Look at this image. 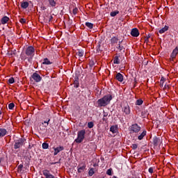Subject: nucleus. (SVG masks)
I'll return each mask as SVG.
<instances>
[{
	"label": "nucleus",
	"mask_w": 178,
	"mask_h": 178,
	"mask_svg": "<svg viewBox=\"0 0 178 178\" xmlns=\"http://www.w3.org/2000/svg\"><path fill=\"white\" fill-rule=\"evenodd\" d=\"M111 101H112V95H106L104 97L97 100L98 106H99V108L106 106V105H109Z\"/></svg>",
	"instance_id": "1"
},
{
	"label": "nucleus",
	"mask_w": 178,
	"mask_h": 178,
	"mask_svg": "<svg viewBox=\"0 0 178 178\" xmlns=\"http://www.w3.org/2000/svg\"><path fill=\"white\" fill-rule=\"evenodd\" d=\"M84 138H86V129H82L77 132V138L74 140V142L76 144H81L84 140Z\"/></svg>",
	"instance_id": "2"
},
{
	"label": "nucleus",
	"mask_w": 178,
	"mask_h": 178,
	"mask_svg": "<svg viewBox=\"0 0 178 178\" xmlns=\"http://www.w3.org/2000/svg\"><path fill=\"white\" fill-rule=\"evenodd\" d=\"M25 54L27 56H29V58L28 59L29 62L34 58V54H35V49L33 46H29L26 51Z\"/></svg>",
	"instance_id": "3"
},
{
	"label": "nucleus",
	"mask_w": 178,
	"mask_h": 178,
	"mask_svg": "<svg viewBox=\"0 0 178 178\" xmlns=\"http://www.w3.org/2000/svg\"><path fill=\"white\" fill-rule=\"evenodd\" d=\"M14 143V149H19V148H22V145H24L26 143V138H19L18 140H15Z\"/></svg>",
	"instance_id": "4"
},
{
	"label": "nucleus",
	"mask_w": 178,
	"mask_h": 178,
	"mask_svg": "<svg viewBox=\"0 0 178 178\" xmlns=\"http://www.w3.org/2000/svg\"><path fill=\"white\" fill-rule=\"evenodd\" d=\"M140 130H141V127L138 125V124H133L129 127V131L131 134L139 133Z\"/></svg>",
	"instance_id": "5"
},
{
	"label": "nucleus",
	"mask_w": 178,
	"mask_h": 178,
	"mask_svg": "<svg viewBox=\"0 0 178 178\" xmlns=\"http://www.w3.org/2000/svg\"><path fill=\"white\" fill-rule=\"evenodd\" d=\"M31 77L35 81V83H40V81L42 80V77H41V76H40V74H38L37 72H34Z\"/></svg>",
	"instance_id": "6"
},
{
	"label": "nucleus",
	"mask_w": 178,
	"mask_h": 178,
	"mask_svg": "<svg viewBox=\"0 0 178 178\" xmlns=\"http://www.w3.org/2000/svg\"><path fill=\"white\" fill-rule=\"evenodd\" d=\"M131 35H132V37H138V35H140V31H138V29H132L131 31Z\"/></svg>",
	"instance_id": "7"
},
{
	"label": "nucleus",
	"mask_w": 178,
	"mask_h": 178,
	"mask_svg": "<svg viewBox=\"0 0 178 178\" xmlns=\"http://www.w3.org/2000/svg\"><path fill=\"white\" fill-rule=\"evenodd\" d=\"M161 138H158L156 136L154 137L153 138V145L154 147H158V145H161Z\"/></svg>",
	"instance_id": "8"
},
{
	"label": "nucleus",
	"mask_w": 178,
	"mask_h": 178,
	"mask_svg": "<svg viewBox=\"0 0 178 178\" xmlns=\"http://www.w3.org/2000/svg\"><path fill=\"white\" fill-rule=\"evenodd\" d=\"M65 147L63 146H58L57 147H54V155L56 156L57 154H59L60 151H63Z\"/></svg>",
	"instance_id": "9"
},
{
	"label": "nucleus",
	"mask_w": 178,
	"mask_h": 178,
	"mask_svg": "<svg viewBox=\"0 0 178 178\" xmlns=\"http://www.w3.org/2000/svg\"><path fill=\"white\" fill-rule=\"evenodd\" d=\"M122 112L125 113V115H130V106L129 105H126L122 108Z\"/></svg>",
	"instance_id": "10"
},
{
	"label": "nucleus",
	"mask_w": 178,
	"mask_h": 178,
	"mask_svg": "<svg viewBox=\"0 0 178 178\" xmlns=\"http://www.w3.org/2000/svg\"><path fill=\"white\" fill-rule=\"evenodd\" d=\"M115 79L118 80V81H120V83L123 82V74H122L120 72H118L115 76Z\"/></svg>",
	"instance_id": "11"
},
{
	"label": "nucleus",
	"mask_w": 178,
	"mask_h": 178,
	"mask_svg": "<svg viewBox=\"0 0 178 178\" xmlns=\"http://www.w3.org/2000/svg\"><path fill=\"white\" fill-rule=\"evenodd\" d=\"M7 134L8 131L6 129L0 128V138H2V137H5Z\"/></svg>",
	"instance_id": "12"
},
{
	"label": "nucleus",
	"mask_w": 178,
	"mask_h": 178,
	"mask_svg": "<svg viewBox=\"0 0 178 178\" xmlns=\"http://www.w3.org/2000/svg\"><path fill=\"white\" fill-rule=\"evenodd\" d=\"M10 20V18L8 16H4L1 19V24H6Z\"/></svg>",
	"instance_id": "13"
},
{
	"label": "nucleus",
	"mask_w": 178,
	"mask_h": 178,
	"mask_svg": "<svg viewBox=\"0 0 178 178\" xmlns=\"http://www.w3.org/2000/svg\"><path fill=\"white\" fill-rule=\"evenodd\" d=\"M147 136V131L144 130L138 136V140H141Z\"/></svg>",
	"instance_id": "14"
},
{
	"label": "nucleus",
	"mask_w": 178,
	"mask_h": 178,
	"mask_svg": "<svg viewBox=\"0 0 178 178\" xmlns=\"http://www.w3.org/2000/svg\"><path fill=\"white\" fill-rule=\"evenodd\" d=\"M49 2V5L51 6V8H55L56 6V2H58V0H47Z\"/></svg>",
	"instance_id": "15"
},
{
	"label": "nucleus",
	"mask_w": 178,
	"mask_h": 178,
	"mask_svg": "<svg viewBox=\"0 0 178 178\" xmlns=\"http://www.w3.org/2000/svg\"><path fill=\"white\" fill-rule=\"evenodd\" d=\"M86 169V165L83 164L82 166L78 165L77 167V170L78 173H83Z\"/></svg>",
	"instance_id": "16"
},
{
	"label": "nucleus",
	"mask_w": 178,
	"mask_h": 178,
	"mask_svg": "<svg viewBox=\"0 0 178 178\" xmlns=\"http://www.w3.org/2000/svg\"><path fill=\"white\" fill-rule=\"evenodd\" d=\"M169 30V26H165L163 28L161 29L159 31V34H163V33H166Z\"/></svg>",
	"instance_id": "17"
},
{
	"label": "nucleus",
	"mask_w": 178,
	"mask_h": 178,
	"mask_svg": "<svg viewBox=\"0 0 178 178\" xmlns=\"http://www.w3.org/2000/svg\"><path fill=\"white\" fill-rule=\"evenodd\" d=\"M110 131L113 133V134H115L118 133V126L113 125L110 127Z\"/></svg>",
	"instance_id": "18"
},
{
	"label": "nucleus",
	"mask_w": 178,
	"mask_h": 178,
	"mask_svg": "<svg viewBox=\"0 0 178 178\" xmlns=\"http://www.w3.org/2000/svg\"><path fill=\"white\" fill-rule=\"evenodd\" d=\"M178 54V48L176 47L173 51L172 53L171 54V58L172 59H175V58H176V56H177Z\"/></svg>",
	"instance_id": "19"
},
{
	"label": "nucleus",
	"mask_w": 178,
	"mask_h": 178,
	"mask_svg": "<svg viewBox=\"0 0 178 178\" xmlns=\"http://www.w3.org/2000/svg\"><path fill=\"white\" fill-rule=\"evenodd\" d=\"M79 76H75L74 77V87L75 88H79Z\"/></svg>",
	"instance_id": "20"
},
{
	"label": "nucleus",
	"mask_w": 178,
	"mask_h": 178,
	"mask_svg": "<svg viewBox=\"0 0 178 178\" xmlns=\"http://www.w3.org/2000/svg\"><path fill=\"white\" fill-rule=\"evenodd\" d=\"M29 2L27 1H22L21 2V8L22 9H27L29 8Z\"/></svg>",
	"instance_id": "21"
},
{
	"label": "nucleus",
	"mask_w": 178,
	"mask_h": 178,
	"mask_svg": "<svg viewBox=\"0 0 178 178\" xmlns=\"http://www.w3.org/2000/svg\"><path fill=\"white\" fill-rule=\"evenodd\" d=\"M118 41H119V38H118V37L114 36L111 39V43L112 44H118Z\"/></svg>",
	"instance_id": "22"
},
{
	"label": "nucleus",
	"mask_w": 178,
	"mask_h": 178,
	"mask_svg": "<svg viewBox=\"0 0 178 178\" xmlns=\"http://www.w3.org/2000/svg\"><path fill=\"white\" fill-rule=\"evenodd\" d=\"M85 25L86 27H88V29H90V30H92V29H94V24L91 22H86Z\"/></svg>",
	"instance_id": "23"
},
{
	"label": "nucleus",
	"mask_w": 178,
	"mask_h": 178,
	"mask_svg": "<svg viewBox=\"0 0 178 178\" xmlns=\"http://www.w3.org/2000/svg\"><path fill=\"white\" fill-rule=\"evenodd\" d=\"M113 64L114 65H120V61L119 60V56H115L114 57Z\"/></svg>",
	"instance_id": "24"
},
{
	"label": "nucleus",
	"mask_w": 178,
	"mask_h": 178,
	"mask_svg": "<svg viewBox=\"0 0 178 178\" xmlns=\"http://www.w3.org/2000/svg\"><path fill=\"white\" fill-rule=\"evenodd\" d=\"M117 49H119L120 52H122V54H124V47L118 44Z\"/></svg>",
	"instance_id": "25"
},
{
	"label": "nucleus",
	"mask_w": 178,
	"mask_h": 178,
	"mask_svg": "<svg viewBox=\"0 0 178 178\" xmlns=\"http://www.w3.org/2000/svg\"><path fill=\"white\" fill-rule=\"evenodd\" d=\"M76 55H78V56H79V58L84 56V51L83 49L78 50Z\"/></svg>",
	"instance_id": "26"
},
{
	"label": "nucleus",
	"mask_w": 178,
	"mask_h": 178,
	"mask_svg": "<svg viewBox=\"0 0 178 178\" xmlns=\"http://www.w3.org/2000/svg\"><path fill=\"white\" fill-rule=\"evenodd\" d=\"M42 65H52V62H50L49 59L44 58Z\"/></svg>",
	"instance_id": "27"
},
{
	"label": "nucleus",
	"mask_w": 178,
	"mask_h": 178,
	"mask_svg": "<svg viewBox=\"0 0 178 178\" xmlns=\"http://www.w3.org/2000/svg\"><path fill=\"white\" fill-rule=\"evenodd\" d=\"M165 81H166V79H165V77H163V76H161V80H160L161 87H163V84H164Z\"/></svg>",
	"instance_id": "28"
},
{
	"label": "nucleus",
	"mask_w": 178,
	"mask_h": 178,
	"mask_svg": "<svg viewBox=\"0 0 178 178\" xmlns=\"http://www.w3.org/2000/svg\"><path fill=\"white\" fill-rule=\"evenodd\" d=\"M42 147L43 149H48V148H49V144L47 143H43Z\"/></svg>",
	"instance_id": "29"
},
{
	"label": "nucleus",
	"mask_w": 178,
	"mask_h": 178,
	"mask_svg": "<svg viewBox=\"0 0 178 178\" xmlns=\"http://www.w3.org/2000/svg\"><path fill=\"white\" fill-rule=\"evenodd\" d=\"M116 15H119V11L115 10V11H113L110 13V16H111V17H115V16H116Z\"/></svg>",
	"instance_id": "30"
},
{
	"label": "nucleus",
	"mask_w": 178,
	"mask_h": 178,
	"mask_svg": "<svg viewBox=\"0 0 178 178\" xmlns=\"http://www.w3.org/2000/svg\"><path fill=\"white\" fill-rule=\"evenodd\" d=\"M95 173V171L94 168H90L89 170V172H88L89 176H93Z\"/></svg>",
	"instance_id": "31"
},
{
	"label": "nucleus",
	"mask_w": 178,
	"mask_h": 178,
	"mask_svg": "<svg viewBox=\"0 0 178 178\" xmlns=\"http://www.w3.org/2000/svg\"><path fill=\"white\" fill-rule=\"evenodd\" d=\"M144 102L143 101V99H138V100H136V105H143V103Z\"/></svg>",
	"instance_id": "32"
},
{
	"label": "nucleus",
	"mask_w": 178,
	"mask_h": 178,
	"mask_svg": "<svg viewBox=\"0 0 178 178\" xmlns=\"http://www.w3.org/2000/svg\"><path fill=\"white\" fill-rule=\"evenodd\" d=\"M14 108H15V103H10L8 104V109H10V111L13 110Z\"/></svg>",
	"instance_id": "33"
},
{
	"label": "nucleus",
	"mask_w": 178,
	"mask_h": 178,
	"mask_svg": "<svg viewBox=\"0 0 178 178\" xmlns=\"http://www.w3.org/2000/svg\"><path fill=\"white\" fill-rule=\"evenodd\" d=\"M113 169L112 168H109L108 170H107L106 171V175H108V176H112V172H113Z\"/></svg>",
	"instance_id": "34"
},
{
	"label": "nucleus",
	"mask_w": 178,
	"mask_h": 178,
	"mask_svg": "<svg viewBox=\"0 0 178 178\" xmlns=\"http://www.w3.org/2000/svg\"><path fill=\"white\" fill-rule=\"evenodd\" d=\"M88 129H92V127H94V122H89L88 123Z\"/></svg>",
	"instance_id": "35"
},
{
	"label": "nucleus",
	"mask_w": 178,
	"mask_h": 178,
	"mask_svg": "<svg viewBox=\"0 0 178 178\" xmlns=\"http://www.w3.org/2000/svg\"><path fill=\"white\" fill-rule=\"evenodd\" d=\"M8 83L10 84H13V83H15V79L13 77H11L8 79Z\"/></svg>",
	"instance_id": "36"
},
{
	"label": "nucleus",
	"mask_w": 178,
	"mask_h": 178,
	"mask_svg": "<svg viewBox=\"0 0 178 178\" xmlns=\"http://www.w3.org/2000/svg\"><path fill=\"white\" fill-rule=\"evenodd\" d=\"M17 170L18 172H22V170H23V164H20L19 165H18Z\"/></svg>",
	"instance_id": "37"
},
{
	"label": "nucleus",
	"mask_w": 178,
	"mask_h": 178,
	"mask_svg": "<svg viewBox=\"0 0 178 178\" xmlns=\"http://www.w3.org/2000/svg\"><path fill=\"white\" fill-rule=\"evenodd\" d=\"M97 52L99 53L101 52V44H98L96 47Z\"/></svg>",
	"instance_id": "38"
},
{
	"label": "nucleus",
	"mask_w": 178,
	"mask_h": 178,
	"mask_svg": "<svg viewBox=\"0 0 178 178\" xmlns=\"http://www.w3.org/2000/svg\"><path fill=\"white\" fill-rule=\"evenodd\" d=\"M142 118H147V111H144L141 113Z\"/></svg>",
	"instance_id": "39"
},
{
	"label": "nucleus",
	"mask_w": 178,
	"mask_h": 178,
	"mask_svg": "<svg viewBox=\"0 0 178 178\" xmlns=\"http://www.w3.org/2000/svg\"><path fill=\"white\" fill-rule=\"evenodd\" d=\"M138 145L137 144H132L131 146V148H132V149L135 150L136 148H138Z\"/></svg>",
	"instance_id": "40"
},
{
	"label": "nucleus",
	"mask_w": 178,
	"mask_h": 178,
	"mask_svg": "<svg viewBox=\"0 0 178 178\" xmlns=\"http://www.w3.org/2000/svg\"><path fill=\"white\" fill-rule=\"evenodd\" d=\"M79 11V9L77 8H75L72 10L73 15H77V12Z\"/></svg>",
	"instance_id": "41"
},
{
	"label": "nucleus",
	"mask_w": 178,
	"mask_h": 178,
	"mask_svg": "<svg viewBox=\"0 0 178 178\" xmlns=\"http://www.w3.org/2000/svg\"><path fill=\"white\" fill-rule=\"evenodd\" d=\"M148 172L152 175V173H154V168L150 167L148 170Z\"/></svg>",
	"instance_id": "42"
},
{
	"label": "nucleus",
	"mask_w": 178,
	"mask_h": 178,
	"mask_svg": "<svg viewBox=\"0 0 178 178\" xmlns=\"http://www.w3.org/2000/svg\"><path fill=\"white\" fill-rule=\"evenodd\" d=\"M19 22L22 23V24H24V23H26V19L21 18Z\"/></svg>",
	"instance_id": "43"
},
{
	"label": "nucleus",
	"mask_w": 178,
	"mask_h": 178,
	"mask_svg": "<svg viewBox=\"0 0 178 178\" xmlns=\"http://www.w3.org/2000/svg\"><path fill=\"white\" fill-rule=\"evenodd\" d=\"M90 90H84V91H82V94H90Z\"/></svg>",
	"instance_id": "44"
},
{
	"label": "nucleus",
	"mask_w": 178,
	"mask_h": 178,
	"mask_svg": "<svg viewBox=\"0 0 178 178\" xmlns=\"http://www.w3.org/2000/svg\"><path fill=\"white\" fill-rule=\"evenodd\" d=\"M49 122H51V120L49 119L47 121H44V123H47V126H48V124H49ZM46 126V127H47Z\"/></svg>",
	"instance_id": "45"
},
{
	"label": "nucleus",
	"mask_w": 178,
	"mask_h": 178,
	"mask_svg": "<svg viewBox=\"0 0 178 178\" xmlns=\"http://www.w3.org/2000/svg\"><path fill=\"white\" fill-rule=\"evenodd\" d=\"M52 19H54V17L52 15L49 16V22H51Z\"/></svg>",
	"instance_id": "46"
},
{
	"label": "nucleus",
	"mask_w": 178,
	"mask_h": 178,
	"mask_svg": "<svg viewBox=\"0 0 178 178\" xmlns=\"http://www.w3.org/2000/svg\"><path fill=\"white\" fill-rule=\"evenodd\" d=\"M108 116V113H104V118H106Z\"/></svg>",
	"instance_id": "47"
},
{
	"label": "nucleus",
	"mask_w": 178,
	"mask_h": 178,
	"mask_svg": "<svg viewBox=\"0 0 178 178\" xmlns=\"http://www.w3.org/2000/svg\"><path fill=\"white\" fill-rule=\"evenodd\" d=\"M15 52H16V50H14V51H11L10 55H15Z\"/></svg>",
	"instance_id": "48"
},
{
	"label": "nucleus",
	"mask_w": 178,
	"mask_h": 178,
	"mask_svg": "<svg viewBox=\"0 0 178 178\" xmlns=\"http://www.w3.org/2000/svg\"><path fill=\"white\" fill-rule=\"evenodd\" d=\"M164 88H169V85H166V84H165V85L164 86Z\"/></svg>",
	"instance_id": "49"
},
{
	"label": "nucleus",
	"mask_w": 178,
	"mask_h": 178,
	"mask_svg": "<svg viewBox=\"0 0 178 178\" xmlns=\"http://www.w3.org/2000/svg\"><path fill=\"white\" fill-rule=\"evenodd\" d=\"M122 42H123V40L119 41L118 42V45H120L122 44Z\"/></svg>",
	"instance_id": "50"
},
{
	"label": "nucleus",
	"mask_w": 178,
	"mask_h": 178,
	"mask_svg": "<svg viewBox=\"0 0 178 178\" xmlns=\"http://www.w3.org/2000/svg\"><path fill=\"white\" fill-rule=\"evenodd\" d=\"M42 10H45L47 8L45 6L42 7Z\"/></svg>",
	"instance_id": "51"
},
{
	"label": "nucleus",
	"mask_w": 178,
	"mask_h": 178,
	"mask_svg": "<svg viewBox=\"0 0 178 178\" xmlns=\"http://www.w3.org/2000/svg\"><path fill=\"white\" fill-rule=\"evenodd\" d=\"M108 120L106 119V118H103V121L104 122H106Z\"/></svg>",
	"instance_id": "52"
},
{
	"label": "nucleus",
	"mask_w": 178,
	"mask_h": 178,
	"mask_svg": "<svg viewBox=\"0 0 178 178\" xmlns=\"http://www.w3.org/2000/svg\"><path fill=\"white\" fill-rule=\"evenodd\" d=\"M150 37H151V35H148L147 36V39L148 40V38H150Z\"/></svg>",
	"instance_id": "53"
},
{
	"label": "nucleus",
	"mask_w": 178,
	"mask_h": 178,
	"mask_svg": "<svg viewBox=\"0 0 178 178\" xmlns=\"http://www.w3.org/2000/svg\"><path fill=\"white\" fill-rule=\"evenodd\" d=\"M1 162H2V159H0V164H1Z\"/></svg>",
	"instance_id": "54"
},
{
	"label": "nucleus",
	"mask_w": 178,
	"mask_h": 178,
	"mask_svg": "<svg viewBox=\"0 0 178 178\" xmlns=\"http://www.w3.org/2000/svg\"><path fill=\"white\" fill-rule=\"evenodd\" d=\"M147 41H148V39H147V38L145 39V42H147Z\"/></svg>",
	"instance_id": "55"
},
{
	"label": "nucleus",
	"mask_w": 178,
	"mask_h": 178,
	"mask_svg": "<svg viewBox=\"0 0 178 178\" xmlns=\"http://www.w3.org/2000/svg\"><path fill=\"white\" fill-rule=\"evenodd\" d=\"M0 115H2V111H1V110H0Z\"/></svg>",
	"instance_id": "56"
},
{
	"label": "nucleus",
	"mask_w": 178,
	"mask_h": 178,
	"mask_svg": "<svg viewBox=\"0 0 178 178\" xmlns=\"http://www.w3.org/2000/svg\"><path fill=\"white\" fill-rule=\"evenodd\" d=\"M55 163H52L51 165H55Z\"/></svg>",
	"instance_id": "57"
},
{
	"label": "nucleus",
	"mask_w": 178,
	"mask_h": 178,
	"mask_svg": "<svg viewBox=\"0 0 178 178\" xmlns=\"http://www.w3.org/2000/svg\"><path fill=\"white\" fill-rule=\"evenodd\" d=\"M88 97H90V94L88 95Z\"/></svg>",
	"instance_id": "58"
}]
</instances>
